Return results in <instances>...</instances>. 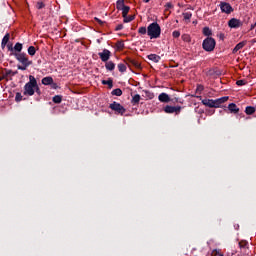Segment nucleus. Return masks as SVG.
I'll return each instance as SVG.
<instances>
[{"instance_id": "nucleus-1", "label": "nucleus", "mask_w": 256, "mask_h": 256, "mask_svg": "<svg viewBox=\"0 0 256 256\" xmlns=\"http://www.w3.org/2000/svg\"><path fill=\"white\" fill-rule=\"evenodd\" d=\"M11 55L15 56V59L18 60L19 63H21V65L17 66V69H19L20 71H26L27 67L33 65V61L29 60V56H27V53L25 52H14L11 53Z\"/></svg>"}, {"instance_id": "nucleus-2", "label": "nucleus", "mask_w": 256, "mask_h": 256, "mask_svg": "<svg viewBox=\"0 0 256 256\" xmlns=\"http://www.w3.org/2000/svg\"><path fill=\"white\" fill-rule=\"evenodd\" d=\"M229 101V96H224L218 99H203L202 104L205 105V107H210L211 109H219L223 103H227Z\"/></svg>"}, {"instance_id": "nucleus-3", "label": "nucleus", "mask_w": 256, "mask_h": 256, "mask_svg": "<svg viewBox=\"0 0 256 256\" xmlns=\"http://www.w3.org/2000/svg\"><path fill=\"white\" fill-rule=\"evenodd\" d=\"M147 35L150 39H159L161 37V26L157 22H153L147 27Z\"/></svg>"}, {"instance_id": "nucleus-4", "label": "nucleus", "mask_w": 256, "mask_h": 256, "mask_svg": "<svg viewBox=\"0 0 256 256\" xmlns=\"http://www.w3.org/2000/svg\"><path fill=\"white\" fill-rule=\"evenodd\" d=\"M35 87H37V79H35V76L30 75L29 82L24 86V95H29V97L35 95Z\"/></svg>"}, {"instance_id": "nucleus-5", "label": "nucleus", "mask_w": 256, "mask_h": 256, "mask_svg": "<svg viewBox=\"0 0 256 256\" xmlns=\"http://www.w3.org/2000/svg\"><path fill=\"white\" fill-rule=\"evenodd\" d=\"M217 45V42L214 40L213 37H207L203 40L202 48L204 51H207L208 53H211L212 51H215V46Z\"/></svg>"}, {"instance_id": "nucleus-6", "label": "nucleus", "mask_w": 256, "mask_h": 256, "mask_svg": "<svg viewBox=\"0 0 256 256\" xmlns=\"http://www.w3.org/2000/svg\"><path fill=\"white\" fill-rule=\"evenodd\" d=\"M109 109H111L112 111H115L116 115H125V112L127 111V109H125L123 105L115 101L109 105Z\"/></svg>"}, {"instance_id": "nucleus-7", "label": "nucleus", "mask_w": 256, "mask_h": 256, "mask_svg": "<svg viewBox=\"0 0 256 256\" xmlns=\"http://www.w3.org/2000/svg\"><path fill=\"white\" fill-rule=\"evenodd\" d=\"M181 106H170V105H166L164 107V112L168 113V114H173L175 113L176 115H179V113H181Z\"/></svg>"}, {"instance_id": "nucleus-8", "label": "nucleus", "mask_w": 256, "mask_h": 256, "mask_svg": "<svg viewBox=\"0 0 256 256\" xmlns=\"http://www.w3.org/2000/svg\"><path fill=\"white\" fill-rule=\"evenodd\" d=\"M228 27L230 29H239V27H243V22L237 18H232L228 21Z\"/></svg>"}, {"instance_id": "nucleus-9", "label": "nucleus", "mask_w": 256, "mask_h": 256, "mask_svg": "<svg viewBox=\"0 0 256 256\" xmlns=\"http://www.w3.org/2000/svg\"><path fill=\"white\" fill-rule=\"evenodd\" d=\"M220 9L222 13H226L227 15H230V13H233V7L231 6V4L227 2H221Z\"/></svg>"}, {"instance_id": "nucleus-10", "label": "nucleus", "mask_w": 256, "mask_h": 256, "mask_svg": "<svg viewBox=\"0 0 256 256\" xmlns=\"http://www.w3.org/2000/svg\"><path fill=\"white\" fill-rule=\"evenodd\" d=\"M98 55L103 63H107V61L111 59V51L108 49H104L102 52H99Z\"/></svg>"}, {"instance_id": "nucleus-11", "label": "nucleus", "mask_w": 256, "mask_h": 256, "mask_svg": "<svg viewBox=\"0 0 256 256\" xmlns=\"http://www.w3.org/2000/svg\"><path fill=\"white\" fill-rule=\"evenodd\" d=\"M125 63L127 65V67H129L131 69V67H135V69H141V63H139V61L131 59V58H127L125 60Z\"/></svg>"}, {"instance_id": "nucleus-12", "label": "nucleus", "mask_w": 256, "mask_h": 256, "mask_svg": "<svg viewBox=\"0 0 256 256\" xmlns=\"http://www.w3.org/2000/svg\"><path fill=\"white\" fill-rule=\"evenodd\" d=\"M158 101H160V103H169L171 101V97H169V94L162 92L158 96Z\"/></svg>"}, {"instance_id": "nucleus-13", "label": "nucleus", "mask_w": 256, "mask_h": 256, "mask_svg": "<svg viewBox=\"0 0 256 256\" xmlns=\"http://www.w3.org/2000/svg\"><path fill=\"white\" fill-rule=\"evenodd\" d=\"M19 73L18 71H13L11 69H5V73L3 74V79H9V77H15Z\"/></svg>"}, {"instance_id": "nucleus-14", "label": "nucleus", "mask_w": 256, "mask_h": 256, "mask_svg": "<svg viewBox=\"0 0 256 256\" xmlns=\"http://www.w3.org/2000/svg\"><path fill=\"white\" fill-rule=\"evenodd\" d=\"M149 61H153V63H159L161 61V56L157 54H150L147 56Z\"/></svg>"}, {"instance_id": "nucleus-15", "label": "nucleus", "mask_w": 256, "mask_h": 256, "mask_svg": "<svg viewBox=\"0 0 256 256\" xmlns=\"http://www.w3.org/2000/svg\"><path fill=\"white\" fill-rule=\"evenodd\" d=\"M228 110L230 111V113H234L235 115L239 113V107H237V104L235 103H230L228 105Z\"/></svg>"}, {"instance_id": "nucleus-16", "label": "nucleus", "mask_w": 256, "mask_h": 256, "mask_svg": "<svg viewBox=\"0 0 256 256\" xmlns=\"http://www.w3.org/2000/svg\"><path fill=\"white\" fill-rule=\"evenodd\" d=\"M42 85H53V77L47 76L42 79Z\"/></svg>"}, {"instance_id": "nucleus-17", "label": "nucleus", "mask_w": 256, "mask_h": 256, "mask_svg": "<svg viewBox=\"0 0 256 256\" xmlns=\"http://www.w3.org/2000/svg\"><path fill=\"white\" fill-rule=\"evenodd\" d=\"M105 68L107 69V71H114L115 63H113V61H107L105 64Z\"/></svg>"}, {"instance_id": "nucleus-18", "label": "nucleus", "mask_w": 256, "mask_h": 256, "mask_svg": "<svg viewBox=\"0 0 256 256\" xmlns=\"http://www.w3.org/2000/svg\"><path fill=\"white\" fill-rule=\"evenodd\" d=\"M245 47V42L238 43L234 49L232 50V53H237V51H241Z\"/></svg>"}, {"instance_id": "nucleus-19", "label": "nucleus", "mask_w": 256, "mask_h": 256, "mask_svg": "<svg viewBox=\"0 0 256 256\" xmlns=\"http://www.w3.org/2000/svg\"><path fill=\"white\" fill-rule=\"evenodd\" d=\"M102 85H108V89H113V78H108V80H102Z\"/></svg>"}, {"instance_id": "nucleus-20", "label": "nucleus", "mask_w": 256, "mask_h": 256, "mask_svg": "<svg viewBox=\"0 0 256 256\" xmlns=\"http://www.w3.org/2000/svg\"><path fill=\"white\" fill-rule=\"evenodd\" d=\"M139 101H141V95L136 94L132 97L131 103L132 105H139Z\"/></svg>"}, {"instance_id": "nucleus-21", "label": "nucleus", "mask_w": 256, "mask_h": 256, "mask_svg": "<svg viewBox=\"0 0 256 256\" xmlns=\"http://www.w3.org/2000/svg\"><path fill=\"white\" fill-rule=\"evenodd\" d=\"M14 53H23L21 51H23V44L17 42L15 45H14Z\"/></svg>"}, {"instance_id": "nucleus-22", "label": "nucleus", "mask_w": 256, "mask_h": 256, "mask_svg": "<svg viewBox=\"0 0 256 256\" xmlns=\"http://www.w3.org/2000/svg\"><path fill=\"white\" fill-rule=\"evenodd\" d=\"M124 6H125V0H117L116 9H118V11H121Z\"/></svg>"}, {"instance_id": "nucleus-23", "label": "nucleus", "mask_w": 256, "mask_h": 256, "mask_svg": "<svg viewBox=\"0 0 256 256\" xmlns=\"http://www.w3.org/2000/svg\"><path fill=\"white\" fill-rule=\"evenodd\" d=\"M255 111H256V109L253 106H247L245 108L246 115H253V113H255Z\"/></svg>"}, {"instance_id": "nucleus-24", "label": "nucleus", "mask_w": 256, "mask_h": 256, "mask_svg": "<svg viewBox=\"0 0 256 256\" xmlns=\"http://www.w3.org/2000/svg\"><path fill=\"white\" fill-rule=\"evenodd\" d=\"M111 95H115L116 97H121L123 95V90L120 88H116L111 92Z\"/></svg>"}, {"instance_id": "nucleus-25", "label": "nucleus", "mask_w": 256, "mask_h": 256, "mask_svg": "<svg viewBox=\"0 0 256 256\" xmlns=\"http://www.w3.org/2000/svg\"><path fill=\"white\" fill-rule=\"evenodd\" d=\"M120 11H122V17H125L126 15L129 14V11H131V7L124 6Z\"/></svg>"}, {"instance_id": "nucleus-26", "label": "nucleus", "mask_w": 256, "mask_h": 256, "mask_svg": "<svg viewBox=\"0 0 256 256\" xmlns=\"http://www.w3.org/2000/svg\"><path fill=\"white\" fill-rule=\"evenodd\" d=\"M203 35H205V37H211V35H213V32L209 29V27H204Z\"/></svg>"}, {"instance_id": "nucleus-27", "label": "nucleus", "mask_w": 256, "mask_h": 256, "mask_svg": "<svg viewBox=\"0 0 256 256\" xmlns=\"http://www.w3.org/2000/svg\"><path fill=\"white\" fill-rule=\"evenodd\" d=\"M52 101H53V103L59 104V103H61V102L63 101V96H61V95H56V96H54V97L52 98Z\"/></svg>"}, {"instance_id": "nucleus-28", "label": "nucleus", "mask_w": 256, "mask_h": 256, "mask_svg": "<svg viewBox=\"0 0 256 256\" xmlns=\"http://www.w3.org/2000/svg\"><path fill=\"white\" fill-rule=\"evenodd\" d=\"M36 53H37V50L35 49V46H30L28 48V55H30L31 57L35 56Z\"/></svg>"}, {"instance_id": "nucleus-29", "label": "nucleus", "mask_w": 256, "mask_h": 256, "mask_svg": "<svg viewBox=\"0 0 256 256\" xmlns=\"http://www.w3.org/2000/svg\"><path fill=\"white\" fill-rule=\"evenodd\" d=\"M118 70L120 71V73H125V71H127V65L123 63L118 64Z\"/></svg>"}, {"instance_id": "nucleus-30", "label": "nucleus", "mask_w": 256, "mask_h": 256, "mask_svg": "<svg viewBox=\"0 0 256 256\" xmlns=\"http://www.w3.org/2000/svg\"><path fill=\"white\" fill-rule=\"evenodd\" d=\"M123 23H131V21H134V19H135V16H125V17H123Z\"/></svg>"}, {"instance_id": "nucleus-31", "label": "nucleus", "mask_w": 256, "mask_h": 256, "mask_svg": "<svg viewBox=\"0 0 256 256\" xmlns=\"http://www.w3.org/2000/svg\"><path fill=\"white\" fill-rule=\"evenodd\" d=\"M139 35H147V27L142 26L138 29Z\"/></svg>"}, {"instance_id": "nucleus-32", "label": "nucleus", "mask_w": 256, "mask_h": 256, "mask_svg": "<svg viewBox=\"0 0 256 256\" xmlns=\"http://www.w3.org/2000/svg\"><path fill=\"white\" fill-rule=\"evenodd\" d=\"M182 15L186 21H189L191 17H193V14L191 12H184Z\"/></svg>"}, {"instance_id": "nucleus-33", "label": "nucleus", "mask_w": 256, "mask_h": 256, "mask_svg": "<svg viewBox=\"0 0 256 256\" xmlns=\"http://www.w3.org/2000/svg\"><path fill=\"white\" fill-rule=\"evenodd\" d=\"M182 41H185V43H190L191 42V36L188 34H183L182 35Z\"/></svg>"}, {"instance_id": "nucleus-34", "label": "nucleus", "mask_w": 256, "mask_h": 256, "mask_svg": "<svg viewBox=\"0 0 256 256\" xmlns=\"http://www.w3.org/2000/svg\"><path fill=\"white\" fill-rule=\"evenodd\" d=\"M247 245H249V243L247 241H245V240H241L239 242L240 249H245L247 247Z\"/></svg>"}, {"instance_id": "nucleus-35", "label": "nucleus", "mask_w": 256, "mask_h": 256, "mask_svg": "<svg viewBox=\"0 0 256 256\" xmlns=\"http://www.w3.org/2000/svg\"><path fill=\"white\" fill-rule=\"evenodd\" d=\"M9 39H11V35L9 33H6L2 39V43H9Z\"/></svg>"}, {"instance_id": "nucleus-36", "label": "nucleus", "mask_w": 256, "mask_h": 256, "mask_svg": "<svg viewBox=\"0 0 256 256\" xmlns=\"http://www.w3.org/2000/svg\"><path fill=\"white\" fill-rule=\"evenodd\" d=\"M15 101L19 103L20 101H23V95L21 93L17 92L15 96Z\"/></svg>"}, {"instance_id": "nucleus-37", "label": "nucleus", "mask_w": 256, "mask_h": 256, "mask_svg": "<svg viewBox=\"0 0 256 256\" xmlns=\"http://www.w3.org/2000/svg\"><path fill=\"white\" fill-rule=\"evenodd\" d=\"M236 85H238V87H243V85H247V80H237Z\"/></svg>"}, {"instance_id": "nucleus-38", "label": "nucleus", "mask_w": 256, "mask_h": 256, "mask_svg": "<svg viewBox=\"0 0 256 256\" xmlns=\"http://www.w3.org/2000/svg\"><path fill=\"white\" fill-rule=\"evenodd\" d=\"M116 47L118 49H125V43L123 41H119L117 42Z\"/></svg>"}, {"instance_id": "nucleus-39", "label": "nucleus", "mask_w": 256, "mask_h": 256, "mask_svg": "<svg viewBox=\"0 0 256 256\" xmlns=\"http://www.w3.org/2000/svg\"><path fill=\"white\" fill-rule=\"evenodd\" d=\"M172 37H174V39L181 37V32H179L178 30L173 31Z\"/></svg>"}, {"instance_id": "nucleus-40", "label": "nucleus", "mask_w": 256, "mask_h": 256, "mask_svg": "<svg viewBox=\"0 0 256 256\" xmlns=\"http://www.w3.org/2000/svg\"><path fill=\"white\" fill-rule=\"evenodd\" d=\"M34 92H36L37 95H41V89L39 88L37 81H36V86H34Z\"/></svg>"}, {"instance_id": "nucleus-41", "label": "nucleus", "mask_w": 256, "mask_h": 256, "mask_svg": "<svg viewBox=\"0 0 256 256\" xmlns=\"http://www.w3.org/2000/svg\"><path fill=\"white\" fill-rule=\"evenodd\" d=\"M36 8H37V9H43V8H45V3H43V2H37V3H36Z\"/></svg>"}, {"instance_id": "nucleus-42", "label": "nucleus", "mask_w": 256, "mask_h": 256, "mask_svg": "<svg viewBox=\"0 0 256 256\" xmlns=\"http://www.w3.org/2000/svg\"><path fill=\"white\" fill-rule=\"evenodd\" d=\"M7 47H8V51H11V53H15L14 52L15 51V47H13V44H8Z\"/></svg>"}, {"instance_id": "nucleus-43", "label": "nucleus", "mask_w": 256, "mask_h": 256, "mask_svg": "<svg viewBox=\"0 0 256 256\" xmlns=\"http://www.w3.org/2000/svg\"><path fill=\"white\" fill-rule=\"evenodd\" d=\"M212 256H223V254L221 252H219L218 250H213Z\"/></svg>"}, {"instance_id": "nucleus-44", "label": "nucleus", "mask_w": 256, "mask_h": 256, "mask_svg": "<svg viewBox=\"0 0 256 256\" xmlns=\"http://www.w3.org/2000/svg\"><path fill=\"white\" fill-rule=\"evenodd\" d=\"M166 9H173V4L171 2H167L165 4Z\"/></svg>"}, {"instance_id": "nucleus-45", "label": "nucleus", "mask_w": 256, "mask_h": 256, "mask_svg": "<svg viewBox=\"0 0 256 256\" xmlns=\"http://www.w3.org/2000/svg\"><path fill=\"white\" fill-rule=\"evenodd\" d=\"M123 29V24H118L115 28V31H121Z\"/></svg>"}, {"instance_id": "nucleus-46", "label": "nucleus", "mask_w": 256, "mask_h": 256, "mask_svg": "<svg viewBox=\"0 0 256 256\" xmlns=\"http://www.w3.org/2000/svg\"><path fill=\"white\" fill-rule=\"evenodd\" d=\"M95 21H97V23H99V25H103V23H105V22H103L101 19H99V18H95Z\"/></svg>"}, {"instance_id": "nucleus-47", "label": "nucleus", "mask_w": 256, "mask_h": 256, "mask_svg": "<svg viewBox=\"0 0 256 256\" xmlns=\"http://www.w3.org/2000/svg\"><path fill=\"white\" fill-rule=\"evenodd\" d=\"M203 89H205V88L203 87V85H198V86H197V91H203Z\"/></svg>"}, {"instance_id": "nucleus-48", "label": "nucleus", "mask_w": 256, "mask_h": 256, "mask_svg": "<svg viewBox=\"0 0 256 256\" xmlns=\"http://www.w3.org/2000/svg\"><path fill=\"white\" fill-rule=\"evenodd\" d=\"M172 101H175V103H182L180 98H174Z\"/></svg>"}, {"instance_id": "nucleus-49", "label": "nucleus", "mask_w": 256, "mask_h": 256, "mask_svg": "<svg viewBox=\"0 0 256 256\" xmlns=\"http://www.w3.org/2000/svg\"><path fill=\"white\" fill-rule=\"evenodd\" d=\"M5 47H7V44L5 42H1V48L5 49Z\"/></svg>"}, {"instance_id": "nucleus-50", "label": "nucleus", "mask_w": 256, "mask_h": 256, "mask_svg": "<svg viewBox=\"0 0 256 256\" xmlns=\"http://www.w3.org/2000/svg\"><path fill=\"white\" fill-rule=\"evenodd\" d=\"M151 0H143L144 3H149Z\"/></svg>"}, {"instance_id": "nucleus-51", "label": "nucleus", "mask_w": 256, "mask_h": 256, "mask_svg": "<svg viewBox=\"0 0 256 256\" xmlns=\"http://www.w3.org/2000/svg\"><path fill=\"white\" fill-rule=\"evenodd\" d=\"M251 29H255V24H254V25H253V24L251 25Z\"/></svg>"}, {"instance_id": "nucleus-52", "label": "nucleus", "mask_w": 256, "mask_h": 256, "mask_svg": "<svg viewBox=\"0 0 256 256\" xmlns=\"http://www.w3.org/2000/svg\"><path fill=\"white\" fill-rule=\"evenodd\" d=\"M213 113H215V110L212 111L211 115H213Z\"/></svg>"}, {"instance_id": "nucleus-53", "label": "nucleus", "mask_w": 256, "mask_h": 256, "mask_svg": "<svg viewBox=\"0 0 256 256\" xmlns=\"http://www.w3.org/2000/svg\"><path fill=\"white\" fill-rule=\"evenodd\" d=\"M0 81H3V78H0Z\"/></svg>"}]
</instances>
